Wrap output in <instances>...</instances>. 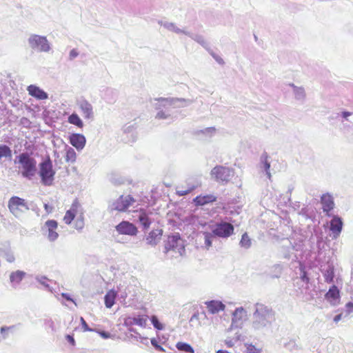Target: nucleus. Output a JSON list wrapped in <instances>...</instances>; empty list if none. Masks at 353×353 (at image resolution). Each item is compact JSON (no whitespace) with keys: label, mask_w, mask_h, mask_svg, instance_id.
I'll use <instances>...</instances> for the list:
<instances>
[{"label":"nucleus","mask_w":353,"mask_h":353,"mask_svg":"<svg viewBox=\"0 0 353 353\" xmlns=\"http://www.w3.org/2000/svg\"><path fill=\"white\" fill-rule=\"evenodd\" d=\"M154 103L157 110L156 118L158 119H168L170 121L176 118V109L187 107L192 104V101L183 98H157Z\"/></svg>","instance_id":"nucleus-1"},{"label":"nucleus","mask_w":353,"mask_h":353,"mask_svg":"<svg viewBox=\"0 0 353 353\" xmlns=\"http://www.w3.org/2000/svg\"><path fill=\"white\" fill-rule=\"evenodd\" d=\"M275 320V312L272 308L261 303L254 305L252 319V328L256 331L262 330L272 325Z\"/></svg>","instance_id":"nucleus-2"},{"label":"nucleus","mask_w":353,"mask_h":353,"mask_svg":"<svg viewBox=\"0 0 353 353\" xmlns=\"http://www.w3.org/2000/svg\"><path fill=\"white\" fill-rule=\"evenodd\" d=\"M21 169V176L29 180L34 176L37 172V161L28 152H24L16 157Z\"/></svg>","instance_id":"nucleus-3"},{"label":"nucleus","mask_w":353,"mask_h":353,"mask_svg":"<svg viewBox=\"0 0 353 353\" xmlns=\"http://www.w3.org/2000/svg\"><path fill=\"white\" fill-rule=\"evenodd\" d=\"M322 211L319 212V218L327 219L330 221H342L334 210V202L332 196L329 194H323L321 197Z\"/></svg>","instance_id":"nucleus-4"},{"label":"nucleus","mask_w":353,"mask_h":353,"mask_svg":"<svg viewBox=\"0 0 353 353\" xmlns=\"http://www.w3.org/2000/svg\"><path fill=\"white\" fill-rule=\"evenodd\" d=\"M39 175L41 183L46 186L52 185L56 172L53 169L52 162L50 157H48L39 164Z\"/></svg>","instance_id":"nucleus-5"},{"label":"nucleus","mask_w":353,"mask_h":353,"mask_svg":"<svg viewBox=\"0 0 353 353\" xmlns=\"http://www.w3.org/2000/svg\"><path fill=\"white\" fill-rule=\"evenodd\" d=\"M31 50L36 52L48 53L52 50V46L47 37L43 35L31 34L28 39Z\"/></svg>","instance_id":"nucleus-6"},{"label":"nucleus","mask_w":353,"mask_h":353,"mask_svg":"<svg viewBox=\"0 0 353 353\" xmlns=\"http://www.w3.org/2000/svg\"><path fill=\"white\" fill-rule=\"evenodd\" d=\"M210 174L217 182L227 183L234 175V171L228 167L216 165L211 170Z\"/></svg>","instance_id":"nucleus-7"},{"label":"nucleus","mask_w":353,"mask_h":353,"mask_svg":"<svg viewBox=\"0 0 353 353\" xmlns=\"http://www.w3.org/2000/svg\"><path fill=\"white\" fill-rule=\"evenodd\" d=\"M170 250H173L180 254L184 252L183 241L179 234H176L168 237V240L165 243V252H168Z\"/></svg>","instance_id":"nucleus-8"},{"label":"nucleus","mask_w":353,"mask_h":353,"mask_svg":"<svg viewBox=\"0 0 353 353\" xmlns=\"http://www.w3.org/2000/svg\"><path fill=\"white\" fill-rule=\"evenodd\" d=\"M212 232L216 237L228 238L233 234L234 227L230 222H217Z\"/></svg>","instance_id":"nucleus-9"},{"label":"nucleus","mask_w":353,"mask_h":353,"mask_svg":"<svg viewBox=\"0 0 353 353\" xmlns=\"http://www.w3.org/2000/svg\"><path fill=\"white\" fill-rule=\"evenodd\" d=\"M8 208L10 212L17 217L20 212L23 210L28 209L25 200L18 196H12L10 199L8 201Z\"/></svg>","instance_id":"nucleus-10"},{"label":"nucleus","mask_w":353,"mask_h":353,"mask_svg":"<svg viewBox=\"0 0 353 353\" xmlns=\"http://www.w3.org/2000/svg\"><path fill=\"white\" fill-rule=\"evenodd\" d=\"M134 202V199L130 195L121 196L117 201L112 203L110 208L111 210L124 212Z\"/></svg>","instance_id":"nucleus-11"},{"label":"nucleus","mask_w":353,"mask_h":353,"mask_svg":"<svg viewBox=\"0 0 353 353\" xmlns=\"http://www.w3.org/2000/svg\"><path fill=\"white\" fill-rule=\"evenodd\" d=\"M186 188L179 186L176 188V194L179 196H185L190 193L192 190L201 185V183L194 178H190L186 181Z\"/></svg>","instance_id":"nucleus-12"},{"label":"nucleus","mask_w":353,"mask_h":353,"mask_svg":"<svg viewBox=\"0 0 353 353\" xmlns=\"http://www.w3.org/2000/svg\"><path fill=\"white\" fill-rule=\"evenodd\" d=\"M163 232V230L159 227L153 229L145 239L146 243L152 247L157 245L161 239Z\"/></svg>","instance_id":"nucleus-13"},{"label":"nucleus","mask_w":353,"mask_h":353,"mask_svg":"<svg viewBox=\"0 0 353 353\" xmlns=\"http://www.w3.org/2000/svg\"><path fill=\"white\" fill-rule=\"evenodd\" d=\"M0 255L10 263H14L16 260L14 252L8 241L5 242L0 246Z\"/></svg>","instance_id":"nucleus-14"},{"label":"nucleus","mask_w":353,"mask_h":353,"mask_svg":"<svg viewBox=\"0 0 353 353\" xmlns=\"http://www.w3.org/2000/svg\"><path fill=\"white\" fill-rule=\"evenodd\" d=\"M78 105L84 119H92L94 118L93 106L88 101L82 99L79 101Z\"/></svg>","instance_id":"nucleus-15"},{"label":"nucleus","mask_w":353,"mask_h":353,"mask_svg":"<svg viewBox=\"0 0 353 353\" xmlns=\"http://www.w3.org/2000/svg\"><path fill=\"white\" fill-rule=\"evenodd\" d=\"M58 228V222H45L42 227L43 234H48V239L50 241H54L58 237V233L55 231Z\"/></svg>","instance_id":"nucleus-16"},{"label":"nucleus","mask_w":353,"mask_h":353,"mask_svg":"<svg viewBox=\"0 0 353 353\" xmlns=\"http://www.w3.org/2000/svg\"><path fill=\"white\" fill-rule=\"evenodd\" d=\"M116 229L120 234L134 236L137 233V228L130 222H120Z\"/></svg>","instance_id":"nucleus-17"},{"label":"nucleus","mask_w":353,"mask_h":353,"mask_svg":"<svg viewBox=\"0 0 353 353\" xmlns=\"http://www.w3.org/2000/svg\"><path fill=\"white\" fill-rule=\"evenodd\" d=\"M247 316V311L243 307H236L232 312V327H239L242 324L243 319Z\"/></svg>","instance_id":"nucleus-18"},{"label":"nucleus","mask_w":353,"mask_h":353,"mask_svg":"<svg viewBox=\"0 0 353 353\" xmlns=\"http://www.w3.org/2000/svg\"><path fill=\"white\" fill-rule=\"evenodd\" d=\"M70 143L77 150H81L85 145V137L81 134H72L70 136Z\"/></svg>","instance_id":"nucleus-19"},{"label":"nucleus","mask_w":353,"mask_h":353,"mask_svg":"<svg viewBox=\"0 0 353 353\" xmlns=\"http://www.w3.org/2000/svg\"><path fill=\"white\" fill-rule=\"evenodd\" d=\"M27 90L30 95L39 100H44L48 97V94L44 90L34 85L28 86Z\"/></svg>","instance_id":"nucleus-20"},{"label":"nucleus","mask_w":353,"mask_h":353,"mask_svg":"<svg viewBox=\"0 0 353 353\" xmlns=\"http://www.w3.org/2000/svg\"><path fill=\"white\" fill-rule=\"evenodd\" d=\"M150 210H143L139 209L136 210H133L132 212V221H152V219L149 216ZM129 219H131L130 217H128Z\"/></svg>","instance_id":"nucleus-21"},{"label":"nucleus","mask_w":353,"mask_h":353,"mask_svg":"<svg viewBox=\"0 0 353 353\" xmlns=\"http://www.w3.org/2000/svg\"><path fill=\"white\" fill-rule=\"evenodd\" d=\"M216 238V236L212 232H201L197 234V240L199 241H203L205 248L208 250L212 244L213 239Z\"/></svg>","instance_id":"nucleus-22"},{"label":"nucleus","mask_w":353,"mask_h":353,"mask_svg":"<svg viewBox=\"0 0 353 353\" xmlns=\"http://www.w3.org/2000/svg\"><path fill=\"white\" fill-rule=\"evenodd\" d=\"M26 275V273L22 270L12 272L9 276L12 287L16 288L25 278Z\"/></svg>","instance_id":"nucleus-23"},{"label":"nucleus","mask_w":353,"mask_h":353,"mask_svg":"<svg viewBox=\"0 0 353 353\" xmlns=\"http://www.w3.org/2000/svg\"><path fill=\"white\" fill-rule=\"evenodd\" d=\"M205 304L206 305L209 312L212 314H216L220 311H223L225 308V305L219 301L212 300L206 301Z\"/></svg>","instance_id":"nucleus-24"},{"label":"nucleus","mask_w":353,"mask_h":353,"mask_svg":"<svg viewBox=\"0 0 353 353\" xmlns=\"http://www.w3.org/2000/svg\"><path fill=\"white\" fill-rule=\"evenodd\" d=\"M327 299L332 305H336L339 299V290L336 285L332 286L325 295Z\"/></svg>","instance_id":"nucleus-25"},{"label":"nucleus","mask_w":353,"mask_h":353,"mask_svg":"<svg viewBox=\"0 0 353 353\" xmlns=\"http://www.w3.org/2000/svg\"><path fill=\"white\" fill-rule=\"evenodd\" d=\"M123 324L127 327L132 326L133 325L145 327L146 325V319L141 316L137 317L127 316L124 319Z\"/></svg>","instance_id":"nucleus-26"},{"label":"nucleus","mask_w":353,"mask_h":353,"mask_svg":"<svg viewBox=\"0 0 353 353\" xmlns=\"http://www.w3.org/2000/svg\"><path fill=\"white\" fill-rule=\"evenodd\" d=\"M260 168L265 171L267 177L270 180L272 177L270 171V162L269 161V157L266 152H263L260 157Z\"/></svg>","instance_id":"nucleus-27"},{"label":"nucleus","mask_w":353,"mask_h":353,"mask_svg":"<svg viewBox=\"0 0 353 353\" xmlns=\"http://www.w3.org/2000/svg\"><path fill=\"white\" fill-rule=\"evenodd\" d=\"M299 214L303 215V217L306 219H310L312 221H316L317 219V212L312 205H307L302 208Z\"/></svg>","instance_id":"nucleus-28"},{"label":"nucleus","mask_w":353,"mask_h":353,"mask_svg":"<svg viewBox=\"0 0 353 353\" xmlns=\"http://www.w3.org/2000/svg\"><path fill=\"white\" fill-rule=\"evenodd\" d=\"M216 197L213 194L200 195L194 199L196 205H204L215 201Z\"/></svg>","instance_id":"nucleus-29"},{"label":"nucleus","mask_w":353,"mask_h":353,"mask_svg":"<svg viewBox=\"0 0 353 353\" xmlns=\"http://www.w3.org/2000/svg\"><path fill=\"white\" fill-rule=\"evenodd\" d=\"M159 24H160L161 26L164 27L165 29H167L169 31L175 32L176 34H183L185 31V29H181L178 28L175 23L169 22L167 21H159Z\"/></svg>","instance_id":"nucleus-30"},{"label":"nucleus","mask_w":353,"mask_h":353,"mask_svg":"<svg viewBox=\"0 0 353 353\" xmlns=\"http://www.w3.org/2000/svg\"><path fill=\"white\" fill-rule=\"evenodd\" d=\"M184 34L188 36L192 39L199 43L201 46H202L205 49L207 50V48H210L208 43L205 40L203 36L198 34H194L191 33L190 32L185 30L184 32Z\"/></svg>","instance_id":"nucleus-31"},{"label":"nucleus","mask_w":353,"mask_h":353,"mask_svg":"<svg viewBox=\"0 0 353 353\" xmlns=\"http://www.w3.org/2000/svg\"><path fill=\"white\" fill-rule=\"evenodd\" d=\"M117 295V292L114 290H109L106 293L104 296V302L106 307L111 308L114 305Z\"/></svg>","instance_id":"nucleus-32"},{"label":"nucleus","mask_w":353,"mask_h":353,"mask_svg":"<svg viewBox=\"0 0 353 353\" xmlns=\"http://www.w3.org/2000/svg\"><path fill=\"white\" fill-rule=\"evenodd\" d=\"M327 225H328L329 222H326ZM330 230L332 232V234L330 236H332L333 239H336L343 228V222H330Z\"/></svg>","instance_id":"nucleus-33"},{"label":"nucleus","mask_w":353,"mask_h":353,"mask_svg":"<svg viewBox=\"0 0 353 353\" xmlns=\"http://www.w3.org/2000/svg\"><path fill=\"white\" fill-rule=\"evenodd\" d=\"M290 87L293 89V94L294 95V98L297 101H303L305 99V92L303 87L296 86L293 83L289 84Z\"/></svg>","instance_id":"nucleus-34"},{"label":"nucleus","mask_w":353,"mask_h":353,"mask_svg":"<svg viewBox=\"0 0 353 353\" xmlns=\"http://www.w3.org/2000/svg\"><path fill=\"white\" fill-rule=\"evenodd\" d=\"M79 207V203H78V201L77 200H75L73 202L70 209L66 212L65 215L63 218V221H73V219H74V217L76 216L77 209Z\"/></svg>","instance_id":"nucleus-35"},{"label":"nucleus","mask_w":353,"mask_h":353,"mask_svg":"<svg viewBox=\"0 0 353 353\" xmlns=\"http://www.w3.org/2000/svg\"><path fill=\"white\" fill-rule=\"evenodd\" d=\"M323 274L325 277V281L327 283H331L333 281L334 276V266L332 264H328L326 269H323Z\"/></svg>","instance_id":"nucleus-36"},{"label":"nucleus","mask_w":353,"mask_h":353,"mask_svg":"<svg viewBox=\"0 0 353 353\" xmlns=\"http://www.w3.org/2000/svg\"><path fill=\"white\" fill-rule=\"evenodd\" d=\"M283 347L288 351L293 352L301 349L294 339H289L283 343Z\"/></svg>","instance_id":"nucleus-37"},{"label":"nucleus","mask_w":353,"mask_h":353,"mask_svg":"<svg viewBox=\"0 0 353 353\" xmlns=\"http://www.w3.org/2000/svg\"><path fill=\"white\" fill-rule=\"evenodd\" d=\"M68 121L72 125L77 126L78 128H83V123L79 115L76 113H72L68 118Z\"/></svg>","instance_id":"nucleus-38"},{"label":"nucleus","mask_w":353,"mask_h":353,"mask_svg":"<svg viewBox=\"0 0 353 353\" xmlns=\"http://www.w3.org/2000/svg\"><path fill=\"white\" fill-rule=\"evenodd\" d=\"M12 150L7 145H0V160L2 158L9 159L12 158Z\"/></svg>","instance_id":"nucleus-39"},{"label":"nucleus","mask_w":353,"mask_h":353,"mask_svg":"<svg viewBox=\"0 0 353 353\" xmlns=\"http://www.w3.org/2000/svg\"><path fill=\"white\" fill-rule=\"evenodd\" d=\"M176 347L179 351L186 352V353H194V350L193 347L188 343L184 342H178L176 344Z\"/></svg>","instance_id":"nucleus-40"},{"label":"nucleus","mask_w":353,"mask_h":353,"mask_svg":"<svg viewBox=\"0 0 353 353\" xmlns=\"http://www.w3.org/2000/svg\"><path fill=\"white\" fill-rule=\"evenodd\" d=\"M65 161L67 162L74 163L77 159V154L74 150L71 147H66Z\"/></svg>","instance_id":"nucleus-41"},{"label":"nucleus","mask_w":353,"mask_h":353,"mask_svg":"<svg viewBox=\"0 0 353 353\" xmlns=\"http://www.w3.org/2000/svg\"><path fill=\"white\" fill-rule=\"evenodd\" d=\"M239 244L241 247L245 249H248L251 247L252 241L246 232L242 235Z\"/></svg>","instance_id":"nucleus-42"},{"label":"nucleus","mask_w":353,"mask_h":353,"mask_svg":"<svg viewBox=\"0 0 353 353\" xmlns=\"http://www.w3.org/2000/svg\"><path fill=\"white\" fill-rule=\"evenodd\" d=\"M35 279L37 282L41 284L46 290L52 292V289L48 283V279L46 276L38 275L35 277Z\"/></svg>","instance_id":"nucleus-43"},{"label":"nucleus","mask_w":353,"mask_h":353,"mask_svg":"<svg viewBox=\"0 0 353 353\" xmlns=\"http://www.w3.org/2000/svg\"><path fill=\"white\" fill-rule=\"evenodd\" d=\"M226 213L229 214H239L241 210V208L239 205H228L227 207L225 208Z\"/></svg>","instance_id":"nucleus-44"},{"label":"nucleus","mask_w":353,"mask_h":353,"mask_svg":"<svg viewBox=\"0 0 353 353\" xmlns=\"http://www.w3.org/2000/svg\"><path fill=\"white\" fill-rule=\"evenodd\" d=\"M150 321L154 327L158 330H163L164 328L163 325L159 321L157 316L152 315L150 318Z\"/></svg>","instance_id":"nucleus-45"},{"label":"nucleus","mask_w":353,"mask_h":353,"mask_svg":"<svg viewBox=\"0 0 353 353\" xmlns=\"http://www.w3.org/2000/svg\"><path fill=\"white\" fill-rule=\"evenodd\" d=\"M207 51L219 65H223L225 64L224 60L219 54H216L210 48H207Z\"/></svg>","instance_id":"nucleus-46"},{"label":"nucleus","mask_w":353,"mask_h":353,"mask_svg":"<svg viewBox=\"0 0 353 353\" xmlns=\"http://www.w3.org/2000/svg\"><path fill=\"white\" fill-rule=\"evenodd\" d=\"M299 270L301 272V273H300L301 279L305 283H309L310 278L308 277L307 274L305 270V266L302 264H300Z\"/></svg>","instance_id":"nucleus-47"},{"label":"nucleus","mask_w":353,"mask_h":353,"mask_svg":"<svg viewBox=\"0 0 353 353\" xmlns=\"http://www.w3.org/2000/svg\"><path fill=\"white\" fill-rule=\"evenodd\" d=\"M190 323L191 326H193L194 325H199L200 321H199V314L198 312L194 313L192 316H191L190 319Z\"/></svg>","instance_id":"nucleus-48"},{"label":"nucleus","mask_w":353,"mask_h":353,"mask_svg":"<svg viewBox=\"0 0 353 353\" xmlns=\"http://www.w3.org/2000/svg\"><path fill=\"white\" fill-rule=\"evenodd\" d=\"M202 134L211 137L214 136L216 133V128L214 127L206 128L200 131Z\"/></svg>","instance_id":"nucleus-49"},{"label":"nucleus","mask_w":353,"mask_h":353,"mask_svg":"<svg viewBox=\"0 0 353 353\" xmlns=\"http://www.w3.org/2000/svg\"><path fill=\"white\" fill-rule=\"evenodd\" d=\"M117 289H118V292H120V299L125 301L128 294V293L127 292L128 288H123V287H117Z\"/></svg>","instance_id":"nucleus-50"},{"label":"nucleus","mask_w":353,"mask_h":353,"mask_svg":"<svg viewBox=\"0 0 353 353\" xmlns=\"http://www.w3.org/2000/svg\"><path fill=\"white\" fill-rule=\"evenodd\" d=\"M247 353H261V350L256 348L254 345L249 344L246 347Z\"/></svg>","instance_id":"nucleus-51"},{"label":"nucleus","mask_w":353,"mask_h":353,"mask_svg":"<svg viewBox=\"0 0 353 353\" xmlns=\"http://www.w3.org/2000/svg\"><path fill=\"white\" fill-rule=\"evenodd\" d=\"M303 242L302 239H299L297 242H294L292 244V248L296 251L301 250L303 249Z\"/></svg>","instance_id":"nucleus-52"},{"label":"nucleus","mask_w":353,"mask_h":353,"mask_svg":"<svg viewBox=\"0 0 353 353\" xmlns=\"http://www.w3.org/2000/svg\"><path fill=\"white\" fill-rule=\"evenodd\" d=\"M352 114H353L352 112L348 111H343L341 113H338L336 117H341L343 119L342 122H343L344 121H349L348 117Z\"/></svg>","instance_id":"nucleus-53"},{"label":"nucleus","mask_w":353,"mask_h":353,"mask_svg":"<svg viewBox=\"0 0 353 353\" xmlns=\"http://www.w3.org/2000/svg\"><path fill=\"white\" fill-rule=\"evenodd\" d=\"M44 325L54 331V323L51 318H47L44 319Z\"/></svg>","instance_id":"nucleus-54"},{"label":"nucleus","mask_w":353,"mask_h":353,"mask_svg":"<svg viewBox=\"0 0 353 353\" xmlns=\"http://www.w3.org/2000/svg\"><path fill=\"white\" fill-rule=\"evenodd\" d=\"M151 344L157 350L161 351V352L165 351L164 348L162 346H161L160 345H159L158 341L156 339L153 338L151 339Z\"/></svg>","instance_id":"nucleus-55"},{"label":"nucleus","mask_w":353,"mask_h":353,"mask_svg":"<svg viewBox=\"0 0 353 353\" xmlns=\"http://www.w3.org/2000/svg\"><path fill=\"white\" fill-rule=\"evenodd\" d=\"M63 223H71L72 225H75V230L78 232L81 231L84 228V222H63Z\"/></svg>","instance_id":"nucleus-56"},{"label":"nucleus","mask_w":353,"mask_h":353,"mask_svg":"<svg viewBox=\"0 0 353 353\" xmlns=\"http://www.w3.org/2000/svg\"><path fill=\"white\" fill-rule=\"evenodd\" d=\"M80 321H81V323L82 328H83L84 332H86V331L92 332V331H94V330L90 328V327L88 326V325L87 324V323L85 322V319L83 317H81Z\"/></svg>","instance_id":"nucleus-57"},{"label":"nucleus","mask_w":353,"mask_h":353,"mask_svg":"<svg viewBox=\"0 0 353 353\" xmlns=\"http://www.w3.org/2000/svg\"><path fill=\"white\" fill-rule=\"evenodd\" d=\"M63 229H65L68 232H73L75 229V225L71 223H64V225H61Z\"/></svg>","instance_id":"nucleus-58"},{"label":"nucleus","mask_w":353,"mask_h":353,"mask_svg":"<svg viewBox=\"0 0 353 353\" xmlns=\"http://www.w3.org/2000/svg\"><path fill=\"white\" fill-rule=\"evenodd\" d=\"M11 328V327H6V326H3L1 327L0 329V333L1 334L2 336V339H7L8 337V334L6 333V331H8V330H10Z\"/></svg>","instance_id":"nucleus-59"},{"label":"nucleus","mask_w":353,"mask_h":353,"mask_svg":"<svg viewBox=\"0 0 353 353\" xmlns=\"http://www.w3.org/2000/svg\"><path fill=\"white\" fill-rule=\"evenodd\" d=\"M123 132L125 134H131V135L134 136V126L132 125L125 126L123 128Z\"/></svg>","instance_id":"nucleus-60"},{"label":"nucleus","mask_w":353,"mask_h":353,"mask_svg":"<svg viewBox=\"0 0 353 353\" xmlns=\"http://www.w3.org/2000/svg\"><path fill=\"white\" fill-rule=\"evenodd\" d=\"M79 55V52L78 51L76 50V49H72L70 52V54H69V59L70 60H73L74 59H75L76 57H77Z\"/></svg>","instance_id":"nucleus-61"},{"label":"nucleus","mask_w":353,"mask_h":353,"mask_svg":"<svg viewBox=\"0 0 353 353\" xmlns=\"http://www.w3.org/2000/svg\"><path fill=\"white\" fill-rule=\"evenodd\" d=\"M99 335L103 338V339H109L110 337V334L108 332H105V331H101V330H99V331H97Z\"/></svg>","instance_id":"nucleus-62"},{"label":"nucleus","mask_w":353,"mask_h":353,"mask_svg":"<svg viewBox=\"0 0 353 353\" xmlns=\"http://www.w3.org/2000/svg\"><path fill=\"white\" fill-rule=\"evenodd\" d=\"M61 296L63 298H64L65 300L67 301H72L73 302L75 305H77V303H75L74 300L70 297V294H67V293H62L61 294Z\"/></svg>","instance_id":"nucleus-63"},{"label":"nucleus","mask_w":353,"mask_h":353,"mask_svg":"<svg viewBox=\"0 0 353 353\" xmlns=\"http://www.w3.org/2000/svg\"><path fill=\"white\" fill-rule=\"evenodd\" d=\"M66 339H67V341H68L71 345H74V343H75V341H74V338H73V336H72L68 334V335L66 336Z\"/></svg>","instance_id":"nucleus-64"}]
</instances>
